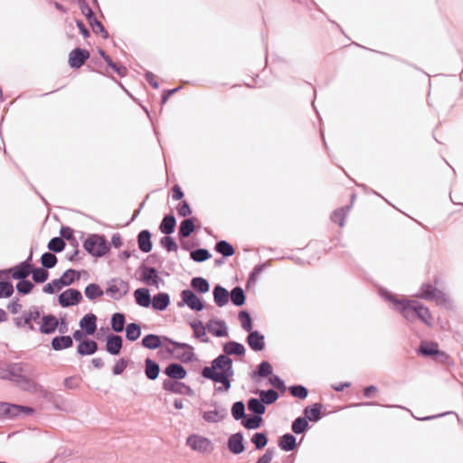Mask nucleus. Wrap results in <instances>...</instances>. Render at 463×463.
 <instances>
[{"label":"nucleus","instance_id":"f257e3e1","mask_svg":"<svg viewBox=\"0 0 463 463\" xmlns=\"http://www.w3.org/2000/svg\"><path fill=\"white\" fill-rule=\"evenodd\" d=\"M378 296L392 305V309L399 312L407 322L414 323L420 320L428 327L433 326V317L429 307L423 303L405 296H399L380 286H378Z\"/></svg>","mask_w":463,"mask_h":463},{"label":"nucleus","instance_id":"f03ea898","mask_svg":"<svg viewBox=\"0 0 463 463\" xmlns=\"http://www.w3.org/2000/svg\"><path fill=\"white\" fill-rule=\"evenodd\" d=\"M232 361L227 355L222 354L215 358L212 365L204 367L202 375L204 378L210 379L215 383H220L223 386V391H228L231 388V377L233 376ZM219 391L222 388L219 387Z\"/></svg>","mask_w":463,"mask_h":463},{"label":"nucleus","instance_id":"7ed1b4c3","mask_svg":"<svg viewBox=\"0 0 463 463\" xmlns=\"http://www.w3.org/2000/svg\"><path fill=\"white\" fill-rule=\"evenodd\" d=\"M10 377L8 380L17 383L23 389L31 390L33 387V382L29 378L28 369L21 364H8Z\"/></svg>","mask_w":463,"mask_h":463},{"label":"nucleus","instance_id":"20e7f679","mask_svg":"<svg viewBox=\"0 0 463 463\" xmlns=\"http://www.w3.org/2000/svg\"><path fill=\"white\" fill-rule=\"evenodd\" d=\"M418 355L422 357H431L435 361L447 362L449 355L439 349L438 344L435 342L421 341L419 348L416 349Z\"/></svg>","mask_w":463,"mask_h":463},{"label":"nucleus","instance_id":"39448f33","mask_svg":"<svg viewBox=\"0 0 463 463\" xmlns=\"http://www.w3.org/2000/svg\"><path fill=\"white\" fill-rule=\"evenodd\" d=\"M417 298L435 301L439 305H446L449 301L447 295L430 283H423L417 294Z\"/></svg>","mask_w":463,"mask_h":463},{"label":"nucleus","instance_id":"423d86ee","mask_svg":"<svg viewBox=\"0 0 463 463\" xmlns=\"http://www.w3.org/2000/svg\"><path fill=\"white\" fill-rule=\"evenodd\" d=\"M33 412L34 410L29 406H22L9 402H0V417L15 419L32 415Z\"/></svg>","mask_w":463,"mask_h":463},{"label":"nucleus","instance_id":"0eeeda50","mask_svg":"<svg viewBox=\"0 0 463 463\" xmlns=\"http://www.w3.org/2000/svg\"><path fill=\"white\" fill-rule=\"evenodd\" d=\"M186 445L192 450L201 454H211L214 449L212 440L199 434L190 435L186 439Z\"/></svg>","mask_w":463,"mask_h":463},{"label":"nucleus","instance_id":"6e6552de","mask_svg":"<svg viewBox=\"0 0 463 463\" xmlns=\"http://www.w3.org/2000/svg\"><path fill=\"white\" fill-rule=\"evenodd\" d=\"M84 249L92 256L101 257L108 252L109 246L102 236L91 235L84 241Z\"/></svg>","mask_w":463,"mask_h":463},{"label":"nucleus","instance_id":"1a4fd4ad","mask_svg":"<svg viewBox=\"0 0 463 463\" xmlns=\"http://www.w3.org/2000/svg\"><path fill=\"white\" fill-rule=\"evenodd\" d=\"M164 340L169 342L173 345V348L168 349V351L176 359H179L180 361L184 363L190 362L194 359V348L190 345L184 343H178L167 337H164Z\"/></svg>","mask_w":463,"mask_h":463},{"label":"nucleus","instance_id":"9d476101","mask_svg":"<svg viewBox=\"0 0 463 463\" xmlns=\"http://www.w3.org/2000/svg\"><path fill=\"white\" fill-rule=\"evenodd\" d=\"M129 290L128 283L120 279H115L109 281V287L106 290L107 294L114 299H119L125 296Z\"/></svg>","mask_w":463,"mask_h":463},{"label":"nucleus","instance_id":"9b49d317","mask_svg":"<svg viewBox=\"0 0 463 463\" xmlns=\"http://www.w3.org/2000/svg\"><path fill=\"white\" fill-rule=\"evenodd\" d=\"M82 298L81 293L74 288H69L59 296V303L62 307L77 305Z\"/></svg>","mask_w":463,"mask_h":463},{"label":"nucleus","instance_id":"f8f14e48","mask_svg":"<svg viewBox=\"0 0 463 463\" xmlns=\"http://www.w3.org/2000/svg\"><path fill=\"white\" fill-rule=\"evenodd\" d=\"M90 58V52L83 49H75L69 55V64L71 68H80Z\"/></svg>","mask_w":463,"mask_h":463},{"label":"nucleus","instance_id":"ddd939ff","mask_svg":"<svg viewBox=\"0 0 463 463\" xmlns=\"http://www.w3.org/2000/svg\"><path fill=\"white\" fill-rule=\"evenodd\" d=\"M207 330L217 337L228 335L226 323L220 319H210L206 325Z\"/></svg>","mask_w":463,"mask_h":463},{"label":"nucleus","instance_id":"4468645a","mask_svg":"<svg viewBox=\"0 0 463 463\" xmlns=\"http://www.w3.org/2000/svg\"><path fill=\"white\" fill-rule=\"evenodd\" d=\"M181 298L183 302L193 310L200 311L203 308L201 299L189 289L183 290Z\"/></svg>","mask_w":463,"mask_h":463},{"label":"nucleus","instance_id":"2eb2a0df","mask_svg":"<svg viewBox=\"0 0 463 463\" xmlns=\"http://www.w3.org/2000/svg\"><path fill=\"white\" fill-rule=\"evenodd\" d=\"M29 258L27 260L22 262L21 264L10 269L8 270L11 277L14 279H24L27 278L32 272V267L29 263Z\"/></svg>","mask_w":463,"mask_h":463},{"label":"nucleus","instance_id":"dca6fc26","mask_svg":"<svg viewBox=\"0 0 463 463\" xmlns=\"http://www.w3.org/2000/svg\"><path fill=\"white\" fill-rule=\"evenodd\" d=\"M141 280L146 285L158 288L161 278L154 268L145 267L142 271Z\"/></svg>","mask_w":463,"mask_h":463},{"label":"nucleus","instance_id":"f3484780","mask_svg":"<svg viewBox=\"0 0 463 463\" xmlns=\"http://www.w3.org/2000/svg\"><path fill=\"white\" fill-rule=\"evenodd\" d=\"M58 326V320L54 316L48 315L42 317L39 330L43 334H52Z\"/></svg>","mask_w":463,"mask_h":463},{"label":"nucleus","instance_id":"a211bd4d","mask_svg":"<svg viewBox=\"0 0 463 463\" xmlns=\"http://www.w3.org/2000/svg\"><path fill=\"white\" fill-rule=\"evenodd\" d=\"M249 346L254 351H261L264 349V335L258 331H251L247 337Z\"/></svg>","mask_w":463,"mask_h":463},{"label":"nucleus","instance_id":"6ab92c4d","mask_svg":"<svg viewBox=\"0 0 463 463\" xmlns=\"http://www.w3.org/2000/svg\"><path fill=\"white\" fill-rule=\"evenodd\" d=\"M228 448L233 454L244 451L243 437L241 433L232 434L228 439Z\"/></svg>","mask_w":463,"mask_h":463},{"label":"nucleus","instance_id":"aec40b11","mask_svg":"<svg viewBox=\"0 0 463 463\" xmlns=\"http://www.w3.org/2000/svg\"><path fill=\"white\" fill-rule=\"evenodd\" d=\"M134 297L137 304L143 307H148L151 305V297L149 290L146 288H140L135 290Z\"/></svg>","mask_w":463,"mask_h":463},{"label":"nucleus","instance_id":"412c9836","mask_svg":"<svg viewBox=\"0 0 463 463\" xmlns=\"http://www.w3.org/2000/svg\"><path fill=\"white\" fill-rule=\"evenodd\" d=\"M96 321L97 317L94 314H87L80 321V326L85 330L86 334L93 335L97 328Z\"/></svg>","mask_w":463,"mask_h":463},{"label":"nucleus","instance_id":"4be33fe9","mask_svg":"<svg viewBox=\"0 0 463 463\" xmlns=\"http://www.w3.org/2000/svg\"><path fill=\"white\" fill-rule=\"evenodd\" d=\"M191 327L194 331V335L203 343H208L209 337L207 336L206 326H203L200 320H195L190 323Z\"/></svg>","mask_w":463,"mask_h":463},{"label":"nucleus","instance_id":"5701e85b","mask_svg":"<svg viewBox=\"0 0 463 463\" xmlns=\"http://www.w3.org/2000/svg\"><path fill=\"white\" fill-rule=\"evenodd\" d=\"M122 347V338L119 335H109L107 338L106 348L107 351L111 354H119Z\"/></svg>","mask_w":463,"mask_h":463},{"label":"nucleus","instance_id":"b1692460","mask_svg":"<svg viewBox=\"0 0 463 463\" xmlns=\"http://www.w3.org/2000/svg\"><path fill=\"white\" fill-rule=\"evenodd\" d=\"M170 303V298L168 294L166 293H159L156 296H154L153 299L151 300V305L154 309L163 311L166 309Z\"/></svg>","mask_w":463,"mask_h":463},{"label":"nucleus","instance_id":"393cba45","mask_svg":"<svg viewBox=\"0 0 463 463\" xmlns=\"http://www.w3.org/2000/svg\"><path fill=\"white\" fill-rule=\"evenodd\" d=\"M138 247L143 252H149L152 250L151 234L148 231L144 230L139 232L137 238Z\"/></svg>","mask_w":463,"mask_h":463},{"label":"nucleus","instance_id":"a878e982","mask_svg":"<svg viewBox=\"0 0 463 463\" xmlns=\"http://www.w3.org/2000/svg\"><path fill=\"white\" fill-rule=\"evenodd\" d=\"M165 374H167L170 378L173 379H184L186 376V371L184 368L178 364H169L165 370Z\"/></svg>","mask_w":463,"mask_h":463},{"label":"nucleus","instance_id":"bb28decb","mask_svg":"<svg viewBox=\"0 0 463 463\" xmlns=\"http://www.w3.org/2000/svg\"><path fill=\"white\" fill-rule=\"evenodd\" d=\"M41 313L36 308L30 309L24 317V325L28 326L31 330H34V324L41 325Z\"/></svg>","mask_w":463,"mask_h":463},{"label":"nucleus","instance_id":"cd10ccee","mask_svg":"<svg viewBox=\"0 0 463 463\" xmlns=\"http://www.w3.org/2000/svg\"><path fill=\"white\" fill-rule=\"evenodd\" d=\"M213 298L218 307H223L229 301V293L224 288L216 286L213 289Z\"/></svg>","mask_w":463,"mask_h":463},{"label":"nucleus","instance_id":"c85d7f7f","mask_svg":"<svg viewBox=\"0 0 463 463\" xmlns=\"http://www.w3.org/2000/svg\"><path fill=\"white\" fill-rule=\"evenodd\" d=\"M98 349V345L95 341L86 340L79 344L77 351L81 355H90L94 354Z\"/></svg>","mask_w":463,"mask_h":463},{"label":"nucleus","instance_id":"c756f323","mask_svg":"<svg viewBox=\"0 0 463 463\" xmlns=\"http://www.w3.org/2000/svg\"><path fill=\"white\" fill-rule=\"evenodd\" d=\"M223 351L226 355H243L245 354V347L243 345L237 342H228L223 346Z\"/></svg>","mask_w":463,"mask_h":463},{"label":"nucleus","instance_id":"7c9ffc66","mask_svg":"<svg viewBox=\"0 0 463 463\" xmlns=\"http://www.w3.org/2000/svg\"><path fill=\"white\" fill-rule=\"evenodd\" d=\"M72 345V338L69 335L56 336L52 340V346L54 350L69 348Z\"/></svg>","mask_w":463,"mask_h":463},{"label":"nucleus","instance_id":"2f4dec72","mask_svg":"<svg viewBox=\"0 0 463 463\" xmlns=\"http://www.w3.org/2000/svg\"><path fill=\"white\" fill-rule=\"evenodd\" d=\"M142 345L147 349H156L162 345L161 337L154 334H149L143 338Z\"/></svg>","mask_w":463,"mask_h":463},{"label":"nucleus","instance_id":"473e14b6","mask_svg":"<svg viewBox=\"0 0 463 463\" xmlns=\"http://www.w3.org/2000/svg\"><path fill=\"white\" fill-rule=\"evenodd\" d=\"M146 375L150 380H155L158 377L160 368L159 365L151 359H146Z\"/></svg>","mask_w":463,"mask_h":463},{"label":"nucleus","instance_id":"72a5a7b5","mask_svg":"<svg viewBox=\"0 0 463 463\" xmlns=\"http://www.w3.org/2000/svg\"><path fill=\"white\" fill-rule=\"evenodd\" d=\"M279 447L285 451H290L296 447V438L291 434H285L280 438Z\"/></svg>","mask_w":463,"mask_h":463},{"label":"nucleus","instance_id":"f704fd0d","mask_svg":"<svg viewBox=\"0 0 463 463\" xmlns=\"http://www.w3.org/2000/svg\"><path fill=\"white\" fill-rule=\"evenodd\" d=\"M175 227V219L172 215L165 216L161 224H160V231L162 233L165 234H170L174 232Z\"/></svg>","mask_w":463,"mask_h":463},{"label":"nucleus","instance_id":"c9c22d12","mask_svg":"<svg viewBox=\"0 0 463 463\" xmlns=\"http://www.w3.org/2000/svg\"><path fill=\"white\" fill-rule=\"evenodd\" d=\"M191 286L200 293H206L210 288L208 281L200 277L194 278L191 281Z\"/></svg>","mask_w":463,"mask_h":463},{"label":"nucleus","instance_id":"e433bc0d","mask_svg":"<svg viewBox=\"0 0 463 463\" xmlns=\"http://www.w3.org/2000/svg\"><path fill=\"white\" fill-rule=\"evenodd\" d=\"M103 295V290L100 288V287L98 284H90L85 288V296L90 299L93 300L99 297H101Z\"/></svg>","mask_w":463,"mask_h":463},{"label":"nucleus","instance_id":"4c0bfd02","mask_svg":"<svg viewBox=\"0 0 463 463\" xmlns=\"http://www.w3.org/2000/svg\"><path fill=\"white\" fill-rule=\"evenodd\" d=\"M141 335L140 326L136 323H131L127 326L126 337L129 341H135L139 338Z\"/></svg>","mask_w":463,"mask_h":463},{"label":"nucleus","instance_id":"58836bf2","mask_svg":"<svg viewBox=\"0 0 463 463\" xmlns=\"http://www.w3.org/2000/svg\"><path fill=\"white\" fill-rule=\"evenodd\" d=\"M231 300L235 306H241L245 301V295L241 288L236 287L231 292Z\"/></svg>","mask_w":463,"mask_h":463},{"label":"nucleus","instance_id":"ea45409f","mask_svg":"<svg viewBox=\"0 0 463 463\" xmlns=\"http://www.w3.org/2000/svg\"><path fill=\"white\" fill-rule=\"evenodd\" d=\"M215 250L225 257H230L234 254L233 247L225 241L217 242Z\"/></svg>","mask_w":463,"mask_h":463},{"label":"nucleus","instance_id":"a19ab883","mask_svg":"<svg viewBox=\"0 0 463 463\" xmlns=\"http://www.w3.org/2000/svg\"><path fill=\"white\" fill-rule=\"evenodd\" d=\"M125 325V317L121 313H115L111 318V327L115 332H121Z\"/></svg>","mask_w":463,"mask_h":463},{"label":"nucleus","instance_id":"79ce46f5","mask_svg":"<svg viewBox=\"0 0 463 463\" xmlns=\"http://www.w3.org/2000/svg\"><path fill=\"white\" fill-rule=\"evenodd\" d=\"M194 230V222L191 219H185L181 222L179 232L183 237H188Z\"/></svg>","mask_w":463,"mask_h":463},{"label":"nucleus","instance_id":"37998d69","mask_svg":"<svg viewBox=\"0 0 463 463\" xmlns=\"http://www.w3.org/2000/svg\"><path fill=\"white\" fill-rule=\"evenodd\" d=\"M321 405L315 404L312 407H307L305 409L306 417L312 421H316L320 418Z\"/></svg>","mask_w":463,"mask_h":463},{"label":"nucleus","instance_id":"c03bdc74","mask_svg":"<svg viewBox=\"0 0 463 463\" xmlns=\"http://www.w3.org/2000/svg\"><path fill=\"white\" fill-rule=\"evenodd\" d=\"M248 408L250 411L256 414H263L265 412V406L260 400L250 399L248 402Z\"/></svg>","mask_w":463,"mask_h":463},{"label":"nucleus","instance_id":"a18cd8bd","mask_svg":"<svg viewBox=\"0 0 463 463\" xmlns=\"http://www.w3.org/2000/svg\"><path fill=\"white\" fill-rule=\"evenodd\" d=\"M260 401L262 403L270 404L277 401L279 395L278 393L273 390L269 391H261L260 392Z\"/></svg>","mask_w":463,"mask_h":463},{"label":"nucleus","instance_id":"49530a36","mask_svg":"<svg viewBox=\"0 0 463 463\" xmlns=\"http://www.w3.org/2000/svg\"><path fill=\"white\" fill-rule=\"evenodd\" d=\"M203 418L207 422H219L223 419V415L219 411L214 410L204 411Z\"/></svg>","mask_w":463,"mask_h":463},{"label":"nucleus","instance_id":"de8ad7c7","mask_svg":"<svg viewBox=\"0 0 463 463\" xmlns=\"http://www.w3.org/2000/svg\"><path fill=\"white\" fill-rule=\"evenodd\" d=\"M191 258L197 262L204 261L211 258V254L207 250L199 249L190 253Z\"/></svg>","mask_w":463,"mask_h":463},{"label":"nucleus","instance_id":"09e8293b","mask_svg":"<svg viewBox=\"0 0 463 463\" xmlns=\"http://www.w3.org/2000/svg\"><path fill=\"white\" fill-rule=\"evenodd\" d=\"M76 278V271L73 269H68L66 270L62 276L58 279L61 287L69 286L71 285Z\"/></svg>","mask_w":463,"mask_h":463},{"label":"nucleus","instance_id":"8fccbe9b","mask_svg":"<svg viewBox=\"0 0 463 463\" xmlns=\"http://www.w3.org/2000/svg\"><path fill=\"white\" fill-rule=\"evenodd\" d=\"M41 262L43 267L51 269L55 266L57 262V258L52 253L45 252L42 255Z\"/></svg>","mask_w":463,"mask_h":463},{"label":"nucleus","instance_id":"3c124183","mask_svg":"<svg viewBox=\"0 0 463 463\" xmlns=\"http://www.w3.org/2000/svg\"><path fill=\"white\" fill-rule=\"evenodd\" d=\"M239 319L241 321V327L248 332H250L252 329V323L249 313L246 311H241L239 313Z\"/></svg>","mask_w":463,"mask_h":463},{"label":"nucleus","instance_id":"603ef678","mask_svg":"<svg viewBox=\"0 0 463 463\" xmlns=\"http://www.w3.org/2000/svg\"><path fill=\"white\" fill-rule=\"evenodd\" d=\"M307 426H308V423H307V420H305L304 418H298L293 421L292 430L296 434H300L306 430Z\"/></svg>","mask_w":463,"mask_h":463},{"label":"nucleus","instance_id":"864d4df0","mask_svg":"<svg viewBox=\"0 0 463 463\" xmlns=\"http://www.w3.org/2000/svg\"><path fill=\"white\" fill-rule=\"evenodd\" d=\"M245 406L243 402H237L232 405V414L235 420H240L244 416Z\"/></svg>","mask_w":463,"mask_h":463},{"label":"nucleus","instance_id":"5fc2aeb1","mask_svg":"<svg viewBox=\"0 0 463 463\" xmlns=\"http://www.w3.org/2000/svg\"><path fill=\"white\" fill-rule=\"evenodd\" d=\"M65 246L64 241L61 238H53L48 243L49 250L56 252H60L63 250Z\"/></svg>","mask_w":463,"mask_h":463},{"label":"nucleus","instance_id":"6e6d98bb","mask_svg":"<svg viewBox=\"0 0 463 463\" xmlns=\"http://www.w3.org/2000/svg\"><path fill=\"white\" fill-rule=\"evenodd\" d=\"M251 441L256 446V449H260L267 445L268 439L263 433H255L251 439Z\"/></svg>","mask_w":463,"mask_h":463},{"label":"nucleus","instance_id":"4d7b16f0","mask_svg":"<svg viewBox=\"0 0 463 463\" xmlns=\"http://www.w3.org/2000/svg\"><path fill=\"white\" fill-rule=\"evenodd\" d=\"M14 293V287L10 282H0V298H9Z\"/></svg>","mask_w":463,"mask_h":463},{"label":"nucleus","instance_id":"13d9d810","mask_svg":"<svg viewBox=\"0 0 463 463\" xmlns=\"http://www.w3.org/2000/svg\"><path fill=\"white\" fill-rule=\"evenodd\" d=\"M101 56L106 61V62L120 76L125 75L126 73V68L125 67H119L116 63L112 61V60L109 58V56L106 55L104 52H100Z\"/></svg>","mask_w":463,"mask_h":463},{"label":"nucleus","instance_id":"bf43d9fd","mask_svg":"<svg viewBox=\"0 0 463 463\" xmlns=\"http://www.w3.org/2000/svg\"><path fill=\"white\" fill-rule=\"evenodd\" d=\"M33 279L37 283L44 282L48 279V272L43 269H32Z\"/></svg>","mask_w":463,"mask_h":463},{"label":"nucleus","instance_id":"052dcab7","mask_svg":"<svg viewBox=\"0 0 463 463\" xmlns=\"http://www.w3.org/2000/svg\"><path fill=\"white\" fill-rule=\"evenodd\" d=\"M62 288L59 279H54L52 280V282L46 284L43 290L44 293H47V294H52L54 293L55 291H59Z\"/></svg>","mask_w":463,"mask_h":463},{"label":"nucleus","instance_id":"680f3d73","mask_svg":"<svg viewBox=\"0 0 463 463\" xmlns=\"http://www.w3.org/2000/svg\"><path fill=\"white\" fill-rule=\"evenodd\" d=\"M261 422V418L259 416H254L251 418H248L245 420H243V426L250 430H254L260 427Z\"/></svg>","mask_w":463,"mask_h":463},{"label":"nucleus","instance_id":"e2e57ef3","mask_svg":"<svg viewBox=\"0 0 463 463\" xmlns=\"http://www.w3.org/2000/svg\"><path fill=\"white\" fill-rule=\"evenodd\" d=\"M161 245L165 248L168 251H175L177 250V245L173 238L169 236H165L161 239Z\"/></svg>","mask_w":463,"mask_h":463},{"label":"nucleus","instance_id":"0e129e2a","mask_svg":"<svg viewBox=\"0 0 463 463\" xmlns=\"http://www.w3.org/2000/svg\"><path fill=\"white\" fill-rule=\"evenodd\" d=\"M290 392L293 396L299 399H305L307 396V390L301 385L292 386L289 388Z\"/></svg>","mask_w":463,"mask_h":463},{"label":"nucleus","instance_id":"69168bd1","mask_svg":"<svg viewBox=\"0 0 463 463\" xmlns=\"http://www.w3.org/2000/svg\"><path fill=\"white\" fill-rule=\"evenodd\" d=\"M33 288V283L28 280L22 279L16 285L17 290L22 294H28Z\"/></svg>","mask_w":463,"mask_h":463},{"label":"nucleus","instance_id":"338daca9","mask_svg":"<svg viewBox=\"0 0 463 463\" xmlns=\"http://www.w3.org/2000/svg\"><path fill=\"white\" fill-rule=\"evenodd\" d=\"M346 211L347 209L344 208L335 211L332 215V220L338 223L340 226H343Z\"/></svg>","mask_w":463,"mask_h":463},{"label":"nucleus","instance_id":"774afa93","mask_svg":"<svg viewBox=\"0 0 463 463\" xmlns=\"http://www.w3.org/2000/svg\"><path fill=\"white\" fill-rule=\"evenodd\" d=\"M258 373L261 377H266L272 373V367L268 362H262L259 366Z\"/></svg>","mask_w":463,"mask_h":463}]
</instances>
